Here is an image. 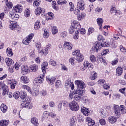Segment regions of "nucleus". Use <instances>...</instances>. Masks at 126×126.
I'll return each mask as SVG.
<instances>
[{"label": "nucleus", "instance_id": "nucleus-1", "mask_svg": "<svg viewBox=\"0 0 126 126\" xmlns=\"http://www.w3.org/2000/svg\"><path fill=\"white\" fill-rule=\"evenodd\" d=\"M9 23L10 24L9 25V28L11 30H13L14 31H15L16 30L17 32H19L20 31V27L19 26H18V24L17 22H16L15 21H8Z\"/></svg>", "mask_w": 126, "mask_h": 126}, {"label": "nucleus", "instance_id": "nucleus-2", "mask_svg": "<svg viewBox=\"0 0 126 126\" xmlns=\"http://www.w3.org/2000/svg\"><path fill=\"white\" fill-rule=\"evenodd\" d=\"M69 107L73 112H77L79 110V105L77 104V102L72 101L70 103H69Z\"/></svg>", "mask_w": 126, "mask_h": 126}, {"label": "nucleus", "instance_id": "nucleus-3", "mask_svg": "<svg viewBox=\"0 0 126 126\" xmlns=\"http://www.w3.org/2000/svg\"><path fill=\"white\" fill-rule=\"evenodd\" d=\"M34 36V34L33 33L29 34L26 37L23 39V44H24V45H29L30 42H31V40L33 39Z\"/></svg>", "mask_w": 126, "mask_h": 126}, {"label": "nucleus", "instance_id": "nucleus-4", "mask_svg": "<svg viewBox=\"0 0 126 126\" xmlns=\"http://www.w3.org/2000/svg\"><path fill=\"white\" fill-rule=\"evenodd\" d=\"M75 84L77 86L78 89H84L86 87V85L83 81L81 80H78L75 81Z\"/></svg>", "mask_w": 126, "mask_h": 126}, {"label": "nucleus", "instance_id": "nucleus-5", "mask_svg": "<svg viewBox=\"0 0 126 126\" xmlns=\"http://www.w3.org/2000/svg\"><path fill=\"white\" fill-rule=\"evenodd\" d=\"M84 67L81 68V70L82 71L85 70L88 67V68H90V69H93V67L94 66L92 63H90L88 61H85L83 63Z\"/></svg>", "mask_w": 126, "mask_h": 126}, {"label": "nucleus", "instance_id": "nucleus-6", "mask_svg": "<svg viewBox=\"0 0 126 126\" xmlns=\"http://www.w3.org/2000/svg\"><path fill=\"white\" fill-rule=\"evenodd\" d=\"M113 108H114V112L116 117H117V118L121 117L122 113L121 112V109H120V106H119L118 105L114 104L113 106Z\"/></svg>", "mask_w": 126, "mask_h": 126}, {"label": "nucleus", "instance_id": "nucleus-7", "mask_svg": "<svg viewBox=\"0 0 126 126\" xmlns=\"http://www.w3.org/2000/svg\"><path fill=\"white\" fill-rule=\"evenodd\" d=\"M13 9L15 12L17 13H21V12H22V11L23 10V6H22L20 4H17L16 6H14Z\"/></svg>", "mask_w": 126, "mask_h": 126}, {"label": "nucleus", "instance_id": "nucleus-8", "mask_svg": "<svg viewBox=\"0 0 126 126\" xmlns=\"http://www.w3.org/2000/svg\"><path fill=\"white\" fill-rule=\"evenodd\" d=\"M71 26L75 29L79 30L81 28V25H80V23L78 21H74L72 23H71Z\"/></svg>", "mask_w": 126, "mask_h": 126}, {"label": "nucleus", "instance_id": "nucleus-9", "mask_svg": "<svg viewBox=\"0 0 126 126\" xmlns=\"http://www.w3.org/2000/svg\"><path fill=\"white\" fill-rule=\"evenodd\" d=\"M63 47L65 50H68V51H70L73 47V45L70 42L65 41L63 44Z\"/></svg>", "mask_w": 126, "mask_h": 126}, {"label": "nucleus", "instance_id": "nucleus-10", "mask_svg": "<svg viewBox=\"0 0 126 126\" xmlns=\"http://www.w3.org/2000/svg\"><path fill=\"white\" fill-rule=\"evenodd\" d=\"M101 49H102L101 43L99 42H95V46L93 48L94 52L98 53V52H99V50H100Z\"/></svg>", "mask_w": 126, "mask_h": 126}, {"label": "nucleus", "instance_id": "nucleus-11", "mask_svg": "<svg viewBox=\"0 0 126 126\" xmlns=\"http://www.w3.org/2000/svg\"><path fill=\"white\" fill-rule=\"evenodd\" d=\"M45 9L38 7L35 10V13L36 15H40L41 14L45 13Z\"/></svg>", "mask_w": 126, "mask_h": 126}, {"label": "nucleus", "instance_id": "nucleus-12", "mask_svg": "<svg viewBox=\"0 0 126 126\" xmlns=\"http://www.w3.org/2000/svg\"><path fill=\"white\" fill-rule=\"evenodd\" d=\"M81 111L82 114H83V115H85L86 116H88V115H89L90 113V111L89 110V109L84 106L81 107Z\"/></svg>", "mask_w": 126, "mask_h": 126}, {"label": "nucleus", "instance_id": "nucleus-13", "mask_svg": "<svg viewBox=\"0 0 126 126\" xmlns=\"http://www.w3.org/2000/svg\"><path fill=\"white\" fill-rule=\"evenodd\" d=\"M1 89H2V96H5V95H6V94H7V93H8L9 92L8 86H7L6 85H3Z\"/></svg>", "mask_w": 126, "mask_h": 126}, {"label": "nucleus", "instance_id": "nucleus-14", "mask_svg": "<svg viewBox=\"0 0 126 126\" xmlns=\"http://www.w3.org/2000/svg\"><path fill=\"white\" fill-rule=\"evenodd\" d=\"M20 81L24 84L29 83V78L26 76H22L20 78Z\"/></svg>", "mask_w": 126, "mask_h": 126}, {"label": "nucleus", "instance_id": "nucleus-15", "mask_svg": "<svg viewBox=\"0 0 126 126\" xmlns=\"http://www.w3.org/2000/svg\"><path fill=\"white\" fill-rule=\"evenodd\" d=\"M86 122L88 123V126H93L95 125V121L90 117L86 118Z\"/></svg>", "mask_w": 126, "mask_h": 126}, {"label": "nucleus", "instance_id": "nucleus-16", "mask_svg": "<svg viewBox=\"0 0 126 126\" xmlns=\"http://www.w3.org/2000/svg\"><path fill=\"white\" fill-rule=\"evenodd\" d=\"M39 67L38 65L36 64H33L32 65H31L30 67V71L31 72H36L37 70H38V68Z\"/></svg>", "mask_w": 126, "mask_h": 126}, {"label": "nucleus", "instance_id": "nucleus-17", "mask_svg": "<svg viewBox=\"0 0 126 126\" xmlns=\"http://www.w3.org/2000/svg\"><path fill=\"white\" fill-rule=\"evenodd\" d=\"M77 8L80 10H84L85 9V4L80 1L77 2Z\"/></svg>", "mask_w": 126, "mask_h": 126}, {"label": "nucleus", "instance_id": "nucleus-18", "mask_svg": "<svg viewBox=\"0 0 126 126\" xmlns=\"http://www.w3.org/2000/svg\"><path fill=\"white\" fill-rule=\"evenodd\" d=\"M21 106L22 109L24 108H26L27 109H32V108H33V106L31 105L30 102L21 103Z\"/></svg>", "mask_w": 126, "mask_h": 126}, {"label": "nucleus", "instance_id": "nucleus-19", "mask_svg": "<svg viewBox=\"0 0 126 126\" xmlns=\"http://www.w3.org/2000/svg\"><path fill=\"white\" fill-rule=\"evenodd\" d=\"M46 81L50 84H54L55 81H56V78L55 77L46 76Z\"/></svg>", "mask_w": 126, "mask_h": 126}, {"label": "nucleus", "instance_id": "nucleus-20", "mask_svg": "<svg viewBox=\"0 0 126 126\" xmlns=\"http://www.w3.org/2000/svg\"><path fill=\"white\" fill-rule=\"evenodd\" d=\"M8 82L10 84L11 89H15V86L17 85V81L16 80H14L12 81H11V80H9Z\"/></svg>", "mask_w": 126, "mask_h": 126}, {"label": "nucleus", "instance_id": "nucleus-21", "mask_svg": "<svg viewBox=\"0 0 126 126\" xmlns=\"http://www.w3.org/2000/svg\"><path fill=\"white\" fill-rule=\"evenodd\" d=\"M124 69L121 66H118L116 68V75L117 76H121L123 74Z\"/></svg>", "mask_w": 126, "mask_h": 126}, {"label": "nucleus", "instance_id": "nucleus-22", "mask_svg": "<svg viewBox=\"0 0 126 126\" xmlns=\"http://www.w3.org/2000/svg\"><path fill=\"white\" fill-rule=\"evenodd\" d=\"M0 109L3 114H5L7 111V106L4 103H2L0 106Z\"/></svg>", "mask_w": 126, "mask_h": 126}, {"label": "nucleus", "instance_id": "nucleus-23", "mask_svg": "<svg viewBox=\"0 0 126 126\" xmlns=\"http://www.w3.org/2000/svg\"><path fill=\"white\" fill-rule=\"evenodd\" d=\"M27 72H28V67L24 65H22L21 67L22 74H23V75L27 74Z\"/></svg>", "mask_w": 126, "mask_h": 126}, {"label": "nucleus", "instance_id": "nucleus-24", "mask_svg": "<svg viewBox=\"0 0 126 126\" xmlns=\"http://www.w3.org/2000/svg\"><path fill=\"white\" fill-rule=\"evenodd\" d=\"M97 23L99 26V30H102V28H103V19L99 18L96 19Z\"/></svg>", "mask_w": 126, "mask_h": 126}, {"label": "nucleus", "instance_id": "nucleus-25", "mask_svg": "<svg viewBox=\"0 0 126 126\" xmlns=\"http://www.w3.org/2000/svg\"><path fill=\"white\" fill-rule=\"evenodd\" d=\"M44 78H45V73L43 74L39 75L37 77V81L39 83H43L44 81Z\"/></svg>", "mask_w": 126, "mask_h": 126}, {"label": "nucleus", "instance_id": "nucleus-26", "mask_svg": "<svg viewBox=\"0 0 126 126\" xmlns=\"http://www.w3.org/2000/svg\"><path fill=\"white\" fill-rule=\"evenodd\" d=\"M76 59L78 63H81V62H83V60H84V57L82 54L80 53L76 57Z\"/></svg>", "mask_w": 126, "mask_h": 126}, {"label": "nucleus", "instance_id": "nucleus-27", "mask_svg": "<svg viewBox=\"0 0 126 126\" xmlns=\"http://www.w3.org/2000/svg\"><path fill=\"white\" fill-rule=\"evenodd\" d=\"M5 63H6V64L8 65V66H9V65L13 64L14 62H13V60H12V59L9 58H6L5 59Z\"/></svg>", "mask_w": 126, "mask_h": 126}, {"label": "nucleus", "instance_id": "nucleus-28", "mask_svg": "<svg viewBox=\"0 0 126 126\" xmlns=\"http://www.w3.org/2000/svg\"><path fill=\"white\" fill-rule=\"evenodd\" d=\"M84 93V90L79 89L78 90H76L74 93V94H76V95H78L79 96H83V94Z\"/></svg>", "mask_w": 126, "mask_h": 126}, {"label": "nucleus", "instance_id": "nucleus-29", "mask_svg": "<svg viewBox=\"0 0 126 126\" xmlns=\"http://www.w3.org/2000/svg\"><path fill=\"white\" fill-rule=\"evenodd\" d=\"M108 121L109 123L110 124H115L116 122H117V118L115 117V116H110L108 117Z\"/></svg>", "mask_w": 126, "mask_h": 126}, {"label": "nucleus", "instance_id": "nucleus-30", "mask_svg": "<svg viewBox=\"0 0 126 126\" xmlns=\"http://www.w3.org/2000/svg\"><path fill=\"white\" fill-rule=\"evenodd\" d=\"M48 64L47 62H44L41 65V69L43 73H46V67L48 66Z\"/></svg>", "mask_w": 126, "mask_h": 126}, {"label": "nucleus", "instance_id": "nucleus-31", "mask_svg": "<svg viewBox=\"0 0 126 126\" xmlns=\"http://www.w3.org/2000/svg\"><path fill=\"white\" fill-rule=\"evenodd\" d=\"M31 122L32 124V125H33L34 126H39V123H38V119L35 117L32 118Z\"/></svg>", "mask_w": 126, "mask_h": 126}, {"label": "nucleus", "instance_id": "nucleus-32", "mask_svg": "<svg viewBox=\"0 0 126 126\" xmlns=\"http://www.w3.org/2000/svg\"><path fill=\"white\" fill-rule=\"evenodd\" d=\"M41 27V22L40 21H36L34 24V29L35 30H39Z\"/></svg>", "mask_w": 126, "mask_h": 126}, {"label": "nucleus", "instance_id": "nucleus-33", "mask_svg": "<svg viewBox=\"0 0 126 126\" xmlns=\"http://www.w3.org/2000/svg\"><path fill=\"white\" fill-rule=\"evenodd\" d=\"M6 53L8 57H12L13 56V52L12 49L8 47L6 50Z\"/></svg>", "mask_w": 126, "mask_h": 126}, {"label": "nucleus", "instance_id": "nucleus-34", "mask_svg": "<svg viewBox=\"0 0 126 126\" xmlns=\"http://www.w3.org/2000/svg\"><path fill=\"white\" fill-rule=\"evenodd\" d=\"M31 100H32L31 97L26 96V98L22 100L21 104H23L24 103H31Z\"/></svg>", "mask_w": 126, "mask_h": 126}, {"label": "nucleus", "instance_id": "nucleus-35", "mask_svg": "<svg viewBox=\"0 0 126 126\" xmlns=\"http://www.w3.org/2000/svg\"><path fill=\"white\" fill-rule=\"evenodd\" d=\"M21 88L22 89H24L25 90H27L28 92L29 93H31L32 94V91H31V88H30V87L28 86V85H23L22 86H21Z\"/></svg>", "mask_w": 126, "mask_h": 126}, {"label": "nucleus", "instance_id": "nucleus-36", "mask_svg": "<svg viewBox=\"0 0 126 126\" xmlns=\"http://www.w3.org/2000/svg\"><path fill=\"white\" fill-rule=\"evenodd\" d=\"M8 120H2L0 121V126H8Z\"/></svg>", "mask_w": 126, "mask_h": 126}, {"label": "nucleus", "instance_id": "nucleus-37", "mask_svg": "<svg viewBox=\"0 0 126 126\" xmlns=\"http://www.w3.org/2000/svg\"><path fill=\"white\" fill-rule=\"evenodd\" d=\"M119 108L120 109V111L121 112V115L126 114V107H125V105H121Z\"/></svg>", "mask_w": 126, "mask_h": 126}, {"label": "nucleus", "instance_id": "nucleus-38", "mask_svg": "<svg viewBox=\"0 0 126 126\" xmlns=\"http://www.w3.org/2000/svg\"><path fill=\"white\" fill-rule=\"evenodd\" d=\"M86 16V14L84 12L81 13V14H79V15H78L77 17V18L78 20H82V19H84L85 18V17Z\"/></svg>", "mask_w": 126, "mask_h": 126}, {"label": "nucleus", "instance_id": "nucleus-39", "mask_svg": "<svg viewBox=\"0 0 126 126\" xmlns=\"http://www.w3.org/2000/svg\"><path fill=\"white\" fill-rule=\"evenodd\" d=\"M6 6L8 8H12V7L13 6V4H12V2L10 1H8V0H5Z\"/></svg>", "mask_w": 126, "mask_h": 126}, {"label": "nucleus", "instance_id": "nucleus-40", "mask_svg": "<svg viewBox=\"0 0 126 126\" xmlns=\"http://www.w3.org/2000/svg\"><path fill=\"white\" fill-rule=\"evenodd\" d=\"M10 17L12 19H14V20H18L19 19V15L17 14H15V15L11 14Z\"/></svg>", "mask_w": 126, "mask_h": 126}, {"label": "nucleus", "instance_id": "nucleus-41", "mask_svg": "<svg viewBox=\"0 0 126 126\" xmlns=\"http://www.w3.org/2000/svg\"><path fill=\"white\" fill-rule=\"evenodd\" d=\"M90 61H91V63H95L96 61H97V57L94 55H91L90 56Z\"/></svg>", "mask_w": 126, "mask_h": 126}, {"label": "nucleus", "instance_id": "nucleus-42", "mask_svg": "<svg viewBox=\"0 0 126 126\" xmlns=\"http://www.w3.org/2000/svg\"><path fill=\"white\" fill-rule=\"evenodd\" d=\"M20 98L21 99H22L23 100L25 98H26V96H27V94H26V92H25L24 91L21 92L20 93Z\"/></svg>", "mask_w": 126, "mask_h": 126}, {"label": "nucleus", "instance_id": "nucleus-43", "mask_svg": "<svg viewBox=\"0 0 126 126\" xmlns=\"http://www.w3.org/2000/svg\"><path fill=\"white\" fill-rule=\"evenodd\" d=\"M52 4V7L54 9H55V10H59V7L58 6V5H57V2H56V1H53Z\"/></svg>", "mask_w": 126, "mask_h": 126}, {"label": "nucleus", "instance_id": "nucleus-44", "mask_svg": "<svg viewBox=\"0 0 126 126\" xmlns=\"http://www.w3.org/2000/svg\"><path fill=\"white\" fill-rule=\"evenodd\" d=\"M48 16L47 17V20H52L54 18V13L50 12L48 13Z\"/></svg>", "mask_w": 126, "mask_h": 126}, {"label": "nucleus", "instance_id": "nucleus-45", "mask_svg": "<svg viewBox=\"0 0 126 126\" xmlns=\"http://www.w3.org/2000/svg\"><path fill=\"white\" fill-rule=\"evenodd\" d=\"M13 96L15 99H18L20 97V92L18 91L15 92L13 94Z\"/></svg>", "mask_w": 126, "mask_h": 126}, {"label": "nucleus", "instance_id": "nucleus-46", "mask_svg": "<svg viewBox=\"0 0 126 126\" xmlns=\"http://www.w3.org/2000/svg\"><path fill=\"white\" fill-rule=\"evenodd\" d=\"M30 10L28 9L27 8L24 11V15L26 16V17H29L30 16Z\"/></svg>", "mask_w": 126, "mask_h": 126}, {"label": "nucleus", "instance_id": "nucleus-47", "mask_svg": "<svg viewBox=\"0 0 126 126\" xmlns=\"http://www.w3.org/2000/svg\"><path fill=\"white\" fill-rule=\"evenodd\" d=\"M59 32V30H58V28L57 27H53L52 28V32L53 35L57 34Z\"/></svg>", "mask_w": 126, "mask_h": 126}, {"label": "nucleus", "instance_id": "nucleus-48", "mask_svg": "<svg viewBox=\"0 0 126 126\" xmlns=\"http://www.w3.org/2000/svg\"><path fill=\"white\" fill-rule=\"evenodd\" d=\"M49 64L52 66H56L57 65V62L53 59H50L49 62Z\"/></svg>", "mask_w": 126, "mask_h": 126}, {"label": "nucleus", "instance_id": "nucleus-49", "mask_svg": "<svg viewBox=\"0 0 126 126\" xmlns=\"http://www.w3.org/2000/svg\"><path fill=\"white\" fill-rule=\"evenodd\" d=\"M102 48L104 47H109L110 43L108 41L104 40V42H101Z\"/></svg>", "mask_w": 126, "mask_h": 126}, {"label": "nucleus", "instance_id": "nucleus-50", "mask_svg": "<svg viewBox=\"0 0 126 126\" xmlns=\"http://www.w3.org/2000/svg\"><path fill=\"white\" fill-rule=\"evenodd\" d=\"M55 86L56 88H60L62 86V81L60 80H57L55 83Z\"/></svg>", "mask_w": 126, "mask_h": 126}, {"label": "nucleus", "instance_id": "nucleus-51", "mask_svg": "<svg viewBox=\"0 0 126 126\" xmlns=\"http://www.w3.org/2000/svg\"><path fill=\"white\" fill-rule=\"evenodd\" d=\"M102 87L104 90H109L111 87L110 84H104L102 85Z\"/></svg>", "mask_w": 126, "mask_h": 126}, {"label": "nucleus", "instance_id": "nucleus-52", "mask_svg": "<svg viewBox=\"0 0 126 126\" xmlns=\"http://www.w3.org/2000/svg\"><path fill=\"white\" fill-rule=\"evenodd\" d=\"M106 83V80L105 79H100L97 81V84L98 85H104Z\"/></svg>", "mask_w": 126, "mask_h": 126}, {"label": "nucleus", "instance_id": "nucleus-53", "mask_svg": "<svg viewBox=\"0 0 126 126\" xmlns=\"http://www.w3.org/2000/svg\"><path fill=\"white\" fill-rule=\"evenodd\" d=\"M74 62H75V58L74 57H71L69 59V63L71 65H74Z\"/></svg>", "mask_w": 126, "mask_h": 126}, {"label": "nucleus", "instance_id": "nucleus-54", "mask_svg": "<svg viewBox=\"0 0 126 126\" xmlns=\"http://www.w3.org/2000/svg\"><path fill=\"white\" fill-rule=\"evenodd\" d=\"M79 31H77L75 32V35L73 36V39L74 40H77L79 38Z\"/></svg>", "mask_w": 126, "mask_h": 126}, {"label": "nucleus", "instance_id": "nucleus-55", "mask_svg": "<svg viewBox=\"0 0 126 126\" xmlns=\"http://www.w3.org/2000/svg\"><path fill=\"white\" fill-rule=\"evenodd\" d=\"M118 83H120L122 85H126V81L122 78L119 79Z\"/></svg>", "mask_w": 126, "mask_h": 126}, {"label": "nucleus", "instance_id": "nucleus-56", "mask_svg": "<svg viewBox=\"0 0 126 126\" xmlns=\"http://www.w3.org/2000/svg\"><path fill=\"white\" fill-rule=\"evenodd\" d=\"M80 54V50H75L72 53V55L73 56H76V57H77V56H78Z\"/></svg>", "mask_w": 126, "mask_h": 126}, {"label": "nucleus", "instance_id": "nucleus-57", "mask_svg": "<svg viewBox=\"0 0 126 126\" xmlns=\"http://www.w3.org/2000/svg\"><path fill=\"white\" fill-rule=\"evenodd\" d=\"M119 63V59L116 58L111 62L112 65H116Z\"/></svg>", "mask_w": 126, "mask_h": 126}, {"label": "nucleus", "instance_id": "nucleus-58", "mask_svg": "<svg viewBox=\"0 0 126 126\" xmlns=\"http://www.w3.org/2000/svg\"><path fill=\"white\" fill-rule=\"evenodd\" d=\"M66 2H67V1H66L65 0L63 1V0H58L57 1V3H58V4H60L61 5H63V4H65Z\"/></svg>", "mask_w": 126, "mask_h": 126}, {"label": "nucleus", "instance_id": "nucleus-59", "mask_svg": "<svg viewBox=\"0 0 126 126\" xmlns=\"http://www.w3.org/2000/svg\"><path fill=\"white\" fill-rule=\"evenodd\" d=\"M99 61L101 63H103L104 65H107V62H106V60L103 58V57H99Z\"/></svg>", "mask_w": 126, "mask_h": 126}, {"label": "nucleus", "instance_id": "nucleus-60", "mask_svg": "<svg viewBox=\"0 0 126 126\" xmlns=\"http://www.w3.org/2000/svg\"><path fill=\"white\" fill-rule=\"evenodd\" d=\"M98 41H100V42H104L105 41V38L102 36V35H98L97 36Z\"/></svg>", "mask_w": 126, "mask_h": 126}, {"label": "nucleus", "instance_id": "nucleus-61", "mask_svg": "<svg viewBox=\"0 0 126 126\" xmlns=\"http://www.w3.org/2000/svg\"><path fill=\"white\" fill-rule=\"evenodd\" d=\"M69 5L70 6V11H73L74 9V4L72 2H69Z\"/></svg>", "mask_w": 126, "mask_h": 126}, {"label": "nucleus", "instance_id": "nucleus-62", "mask_svg": "<svg viewBox=\"0 0 126 126\" xmlns=\"http://www.w3.org/2000/svg\"><path fill=\"white\" fill-rule=\"evenodd\" d=\"M74 98L75 99V101H78V102H80V100H81V96L76 94Z\"/></svg>", "mask_w": 126, "mask_h": 126}, {"label": "nucleus", "instance_id": "nucleus-63", "mask_svg": "<svg viewBox=\"0 0 126 126\" xmlns=\"http://www.w3.org/2000/svg\"><path fill=\"white\" fill-rule=\"evenodd\" d=\"M97 78V73H94L93 75H92L90 77L91 80H95Z\"/></svg>", "mask_w": 126, "mask_h": 126}, {"label": "nucleus", "instance_id": "nucleus-64", "mask_svg": "<svg viewBox=\"0 0 126 126\" xmlns=\"http://www.w3.org/2000/svg\"><path fill=\"white\" fill-rule=\"evenodd\" d=\"M120 51L123 53V54H126V48L124 47L123 45H121L120 46Z\"/></svg>", "mask_w": 126, "mask_h": 126}]
</instances>
